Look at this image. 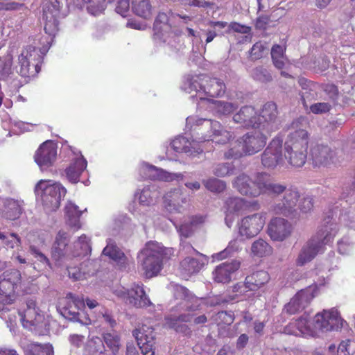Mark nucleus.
I'll return each instance as SVG.
<instances>
[{
  "label": "nucleus",
  "mask_w": 355,
  "mask_h": 355,
  "mask_svg": "<svg viewBox=\"0 0 355 355\" xmlns=\"http://www.w3.org/2000/svg\"><path fill=\"white\" fill-rule=\"evenodd\" d=\"M187 127L196 132L195 139L189 140L184 136H178L171 143L172 148L177 153H184L195 156L202 152L200 142L212 141L225 144L234 138V135L223 128L215 120L190 116L186 119Z\"/></svg>",
  "instance_id": "obj_1"
},
{
  "label": "nucleus",
  "mask_w": 355,
  "mask_h": 355,
  "mask_svg": "<svg viewBox=\"0 0 355 355\" xmlns=\"http://www.w3.org/2000/svg\"><path fill=\"white\" fill-rule=\"evenodd\" d=\"M338 207H335L331 216H328L324 219L322 226L316 234L303 245L295 261L297 266H303L311 262L318 254L323 252L325 245L333 241L338 231L333 216Z\"/></svg>",
  "instance_id": "obj_2"
},
{
  "label": "nucleus",
  "mask_w": 355,
  "mask_h": 355,
  "mask_svg": "<svg viewBox=\"0 0 355 355\" xmlns=\"http://www.w3.org/2000/svg\"><path fill=\"white\" fill-rule=\"evenodd\" d=\"M232 185L241 195L251 198L261 194L279 195L284 190L282 184L273 181L266 172L256 173L252 177L242 173L234 180Z\"/></svg>",
  "instance_id": "obj_3"
},
{
  "label": "nucleus",
  "mask_w": 355,
  "mask_h": 355,
  "mask_svg": "<svg viewBox=\"0 0 355 355\" xmlns=\"http://www.w3.org/2000/svg\"><path fill=\"white\" fill-rule=\"evenodd\" d=\"M308 133L303 129L291 132L284 144V158L294 167H302L307 157Z\"/></svg>",
  "instance_id": "obj_4"
},
{
  "label": "nucleus",
  "mask_w": 355,
  "mask_h": 355,
  "mask_svg": "<svg viewBox=\"0 0 355 355\" xmlns=\"http://www.w3.org/2000/svg\"><path fill=\"white\" fill-rule=\"evenodd\" d=\"M35 193L42 203L46 213L56 211L65 196L67 189L61 183L53 180H40L34 189Z\"/></svg>",
  "instance_id": "obj_5"
},
{
  "label": "nucleus",
  "mask_w": 355,
  "mask_h": 355,
  "mask_svg": "<svg viewBox=\"0 0 355 355\" xmlns=\"http://www.w3.org/2000/svg\"><path fill=\"white\" fill-rule=\"evenodd\" d=\"M50 46L49 42L47 41V44L40 49L33 46H27L24 48L18 56L17 72L23 77L34 76L38 73L43 55L47 52Z\"/></svg>",
  "instance_id": "obj_6"
},
{
  "label": "nucleus",
  "mask_w": 355,
  "mask_h": 355,
  "mask_svg": "<svg viewBox=\"0 0 355 355\" xmlns=\"http://www.w3.org/2000/svg\"><path fill=\"white\" fill-rule=\"evenodd\" d=\"M21 282V273L17 270H6L0 275V304H11L15 300V293H28Z\"/></svg>",
  "instance_id": "obj_7"
},
{
  "label": "nucleus",
  "mask_w": 355,
  "mask_h": 355,
  "mask_svg": "<svg viewBox=\"0 0 355 355\" xmlns=\"http://www.w3.org/2000/svg\"><path fill=\"white\" fill-rule=\"evenodd\" d=\"M84 307L85 302L83 299L69 293L60 302L59 309L61 315L66 319L82 325H89L91 320L82 310Z\"/></svg>",
  "instance_id": "obj_8"
},
{
  "label": "nucleus",
  "mask_w": 355,
  "mask_h": 355,
  "mask_svg": "<svg viewBox=\"0 0 355 355\" xmlns=\"http://www.w3.org/2000/svg\"><path fill=\"white\" fill-rule=\"evenodd\" d=\"M160 252V244L155 241L147 243L141 251L139 259L146 277L156 276L162 270L163 262Z\"/></svg>",
  "instance_id": "obj_9"
},
{
  "label": "nucleus",
  "mask_w": 355,
  "mask_h": 355,
  "mask_svg": "<svg viewBox=\"0 0 355 355\" xmlns=\"http://www.w3.org/2000/svg\"><path fill=\"white\" fill-rule=\"evenodd\" d=\"M284 190L279 194L283 195L275 200L271 205V210L276 214H282L287 217L294 218L297 213V205L300 195L296 188L286 187L282 184Z\"/></svg>",
  "instance_id": "obj_10"
},
{
  "label": "nucleus",
  "mask_w": 355,
  "mask_h": 355,
  "mask_svg": "<svg viewBox=\"0 0 355 355\" xmlns=\"http://www.w3.org/2000/svg\"><path fill=\"white\" fill-rule=\"evenodd\" d=\"M24 327L31 331H40L46 327V322L44 315L37 307L33 298L26 301V306L19 311Z\"/></svg>",
  "instance_id": "obj_11"
},
{
  "label": "nucleus",
  "mask_w": 355,
  "mask_h": 355,
  "mask_svg": "<svg viewBox=\"0 0 355 355\" xmlns=\"http://www.w3.org/2000/svg\"><path fill=\"white\" fill-rule=\"evenodd\" d=\"M114 293L125 303L137 308L153 305L144 289L143 284H134L130 289L124 287L118 288L114 291Z\"/></svg>",
  "instance_id": "obj_12"
},
{
  "label": "nucleus",
  "mask_w": 355,
  "mask_h": 355,
  "mask_svg": "<svg viewBox=\"0 0 355 355\" xmlns=\"http://www.w3.org/2000/svg\"><path fill=\"white\" fill-rule=\"evenodd\" d=\"M325 284L323 277L318 280L313 285L299 291L291 301L284 306V310L289 314H295L306 307L317 295L318 286Z\"/></svg>",
  "instance_id": "obj_13"
},
{
  "label": "nucleus",
  "mask_w": 355,
  "mask_h": 355,
  "mask_svg": "<svg viewBox=\"0 0 355 355\" xmlns=\"http://www.w3.org/2000/svg\"><path fill=\"white\" fill-rule=\"evenodd\" d=\"M283 139L280 137L272 139L261 155V162L263 168L274 169L283 166Z\"/></svg>",
  "instance_id": "obj_14"
},
{
  "label": "nucleus",
  "mask_w": 355,
  "mask_h": 355,
  "mask_svg": "<svg viewBox=\"0 0 355 355\" xmlns=\"http://www.w3.org/2000/svg\"><path fill=\"white\" fill-rule=\"evenodd\" d=\"M189 202V195L187 190L178 187L166 191L163 196V205L169 213H182Z\"/></svg>",
  "instance_id": "obj_15"
},
{
  "label": "nucleus",
  "mask_w": 355,
  "mask_h": 355,
  "mask_svg": "<svg viewBox=\"0 0 355 355\" xmlns=\"http://www.w3.org/2000/svg\"><path fill=\"white\" fill-rule=\"evenodd\" d=\"M343 320L340 316L338 310L332 308L318 313L313 318L315 329L322 332L338 331L343 327Z\"/></svg>",
  "instance_id": "obj_16"
},
{
  "label": "nucleus",
  "mask_w": 355,
  "mask_h": 355,
  "mask_svg": "<svg viewBox=\"0 0 355 355\" xmlns=\"http://www.w3.org/2000/svg\"><path fill=\"white\" fill-rule=\"evenodd\" d=\"M266 216L263 213H257L243 218L239 223V234L245 239L257 236L263 229Z\"/></svg>",
  "instance_id": "obj_17"
},
{
  "label": "nucleus",
  "mask_w": 355,
  "mask_h": 355,
  "mask_svg": "<svg viewBox=\"0 0 355 355\" xmlns=\"http://www.w3.org/2000/svg\"><path fill=\"white\" fill-rule=\"evenodd\" d=\"M60 5L58 0H44L42 3V17L44 20V31L49 35H55L58 30Z\"/></svg>",
  "instance_id": "obj_18"
},
{
  "label": "nucleus",
  "mask_w": 355,
  "mask_h": 355,
  "mask_svg": "<svg viewBox=\"0 0 355 355\" xmlns=\"http://www.w3.org/2000/svg\"><path fill=\"white\" fill-rule=\"evenodd\" d=\"M264 131L248 132L240 137L245 155H253L261 151L266 146L268 136Z\"/></svg>",
  "instance_id": "obj_19"
},
{
  "label": "nucleus",
  "mask_w": 355,
  "mask_h": 355,
  "mask_svg": "<svg viewBox=\"0 0 355 355\" xmlns=\"http://www.w3.org/2000/svg\"><path fill=\"white\" fill-rule=\"evenodd\" d=\"M57 157L55 144L50 141L44 142L37 150L34 159L42 171L53 166Z\"/></svg>",
  "instance_id": "obj_20"
},
{
  "label": "nucleus",
  "mask_w": 355,
  "mask_h": 355,
  "mask_svg": "<svg viewBox=\"0 0 355 355\" xmlns=\"http://www.w3.org/2000/svg\"><path fill=\"white\" fill-rule=\"evenodd\" d=\"M132 334L143 355H154L155 333L150 327L142 325L134 330Z\"/></svg>",
  "instance_id": "obj_21"
},
{
  "label": "nucleus",
  "mask_w": 355,
  "mask_h": 355,
  "mask_svg": "<svg viewBox=\"0 0 355 355\" xmlns=\"http://www.w3.org/2000/svg\"><path fill=\"white\" fill-rule=\"evenodd\" d=\"M293 231V226L287 220L275 217L270 220L268 233L272 240L276 241H283L289 237Z\"/></svg>",
  "instance_id": "obj_22"
},
{
  "label": "nucleus",
  "mask_w": 355,
  "mask_h": 355,
  "mask_svg": "<svg viewBox=\"0 0 355 355\" xmlns=\"http://www.w3.org/2000/svg\"><path fill=\"white\" fill-rule=\"evenodd\" d=\"M277 116V105L272 102L266 103L260 114H257V121L260 122V127L258 129L270 134L277 129L275 121Z\"/></svg>",
  "instance_id": "obj_23"
},
{
  "label": "nucleus",
  "mask_w": 355,
  "mask_h": 355,
  "mask_svg": "<svg viewBox=\"0 0 355 355\" xmlns=\"http://www.w3.org/2000/svg\"><path fill=\"white\" fill-rule=\"evenodd\" d=\"M173 295L176 299L182 300L180 309L194 311L200 309L204 302L203 298H198L187 288L180 285L173 286Z\"/></svg>",
  "instance_id": "obj_24"
},
{
  "label": "nucleus",
  "mask_w": 355,
  "mask_h": 355,
  "mask_svg": "<svg viewBox=\"0 0 355 355\" xmlns=\"http://www.w3.org/2000/svg\"><path fill=\"white\" fill-rule=\"evenodd\" d=\"M139 173L144 179L157 180L164 182H171L174 180L183 178V175L180 173H171L147 163H143L141 165Z\"/></svg>",
  "instance_id": "obj_25"
},
{
  "label": "nucleus",
  "mask_w": 355,
  "mask_h": 355,
  "mask_svg": "<svg viewBox=\"0 0 355 355\" xmlns=\"http://www.w3.org/2000/svg\"><path fill=\"white\" fill-rule=\"evenodd\" d=\"M335 153L327 145L316 144L310 150V159L315 167L327 166L333 162Z\"/></svg>",
  "instance_id": "obj_26"
},
{
  "label": "nucleus",
  "mask_w": 355,
  "mask_h": 355,
  "mask_svg": "<svg viewBox=\"0 0 355 355\" xmlns=\"http://www.w3.org/2000/svg\"><path fill=\"white\" fill-rule=\"evenodd\" d=\"M233 121L244 128H258L260 122L257 121V112L252 106H243L233 116Z\"/></svg>",
  "instance_id": "obj_27"
},
{
  "label": "nucleus",
  "mask_w": 355,
  "mask_h": 355,
  "mask_svg": "<svg viewBox=\"0 0 355 355\" xmlns=\"http://www.w3.org/2000/svg\"><path fill=\"white\" fill-rule=\"evenodd\" d=\"M203 75H187L184 76L181 89L186 93L190 94L191 98L196 97L201 101H207L204 96L203 86L202 82Z\"/></svg>",
  "instance_id": "obj_28"
},
{
  "label": "nucleus",
  "mask_w": 355,
  "mask_h": 355,
  "mask_svg": "<svg viewBox=\"0 0 355 355\" xmlns=\"http://www.w3.org/2000/svg\"><path fill=\"white\" fill-rule=\"evenodd\" d=\"M103 254L112 260L120 269L125 268L130 261L112 239L107 241V245L103 250Z\"/></svg>",
  "instance_id": "obj_29"
},
{
  "label": "nucleus",
  "mask_w": 355,
  "mask_h": 355,
  "mask_svg": "<svg viewBox=\"0 0 355 355\" xmlns=\"http://www.w3.org/2000/svg\"><path fill=\"white\" fill-rule=\"evenodd\" d=\"M240 267V262L232 261L225 262L218 266L213 272L214 279L218 283H228L231 280L232 275Z\"/></svg>",
  "instance_id": "obj_30"
},
{
  "label": "nucleus",
  "mask_w": 355,
  "mask_h": 355,
  "mask_svg": "<svg viewBox=\"0 0 355 355\" xmlns=\"http://www.w3.org/2000/svg\"><path fill=\"white\" fill-rule=\"evenodd\" d=\"M201 78L204 83V96L218 97L225 94L226 86L222 80L217 78H211L207 75L202 76Z\"/></svg>",
  "instance_id": "obj_31"
},
{
  "label": "nucleus",
  "mask_w": 355,
  "mask_h": 355,
  "mask_svg": "<svg viewBox=\"0 0 355 355\" xmlns=\"http://www.w3.org/2000/svg\"><path fill=\"white\" fill-rule=\"evenodd\" d=\"M87 162L82 155L76 157L65 169L67 180L71 183H77L82 173L86 169Z\"/></svg>",
  "instance_id": "obj_32"
},
{
  "label": "nucleus",
  "mask_w": 355,
  "mask_h": 355,
  "mask_svg": "<svg viewBox=\"0 0 355 355\" xmlns=\"http://www.w3.org/2000/svg\"><path fill=\"white\" fill-rule=\"evenodd\" d=\"M270 279L268 272L262 270H257L245 277V286L250 291H257L266 284Z\"/></svg>",
  "instance_id": "obj_33"
},
{
  "label": "nucleus",
  "mask_w": 355,
  "mask_h": 355,
  "mask_svg": "<svg viewBox=\"0 0 355 355\" xmlns=\"http://www.w3.org/2000/svg\"><path fill=\"white\" fill-rule=\"evenodd\" d=\"M69 276L74 280H80L87 277V275H93L95 269L93 267V262L88 259H85L80 267L69 266L67 268Z\"/></svg>",
  "instance_id": "obj_34"
},
{
  "label": "nucleus",
  "mask_w": 355,
  "mask_h": 355,
  "mask_svg": "<svg viewBox=\"0 0 355 355\" xmlns=\"http://www.w3.org/2000/svg\"><path fill=\"white\" fill-rule=\"evenodd\" d=\"M206 102L207 103L208 107L213 112L214 114L218 117L232 114L238 107L235 103L224 101L207 98Z\"/></svg>",
  "instance_id": "obj_35"
},
{
  "label": "nucleus",
  "mask_w": 355,
  "mask_h": 355,
  "mask_svg": "<svg viewBox=\"0 0 355 355\" xmlns=\"http://www.w3.org/2000/svg\"><path fill=\"white\" fill-rule=\"evenodd\" d=\"M160 192L156 185L145 187L140 192L135 194L138 198L139 204L143 206L154 205L159 198Z\"/></svg>",
  "instance_id": "obj_36"
},
{
  "label": "nucleus",
  "mask_w": 355,
  "mask_h": 355,
  "mask_svg": "<svg viewBox=\"0 0 355 355\" xmlns=\"http://www.w3.org/2000/svg\"><path fill=\"white\" fill-rule=\"evenodd\" d=\"M24 202L14 199H7L4 202L3 216L8 220L19 218L23 211Z\"/></svg>",
  "instance_id": "obj_37"
},
{
  "label": "nucleus",
  "mask_w": 355,
  "mask_h": 355,
  "mask_svg": "<svg viewBox=\"0 0 355 355\" xmlns=\"http://www.w3.org/2000/svg\"><path fill=\"white\" fill-rule=\"evenodd\" d=\"M106 350L103 341L99 337L89 339L83 348V355H105Z\"/></svg>",
  "instance_id": "obj_38"
},
{
  "label": "nucleus",
  "mask_w": 355,
  "mask_h": 355,
  "mask_svg": "<svg viewBox=\"0 0 355 355\" xmlns=\"http://www.w3.org/2000/svg\"><path fill=\"white\" fill-rule=\"evenodd\" d=\"M74 248L76 250L73 252L72 256L76 258V261H79L82 258L86 257L91 252L89 239L85 234L81 235L74 243Z\"/></svg>",
  "instance_id": "obj_39"
},
{
  "label": "nucleus",
  "mask_w": 355,
  "mask_h": 355,
  "mask_svg": "<svg viewBox=\"0 0 355 355\" xmlns=\"http://www.w3.org/2000/svg\"><path fill=\"white\" fill-rule=\"evenodd\" d=\"M82 212L78 209L77 205L69 202L65 206L66 220L69 225L78 229L80 227V216Z\"/></svg>",
  "instance_id": "obj_40"
},
{
  "label": "nucleus",
  "mask_w": 355,
  "mask_h": 355,
  "mask_svg": "<svg viewBox=\"0 0 355 355\" xmlns=\"http://www.w3.org/2000/svg\"><path fill=\"white\" fill-rule=\"evenodd\" d=\"M67 234L64 232H59L52 248V257L55 261L65 257L64 250L67 246Z\"/></svg>",
  "instance_id": "obj_41"
},
{
  "label": "nucleus",
  "mask_w": 355,
  "mask_h": 355,
  "mask_svg": "<svg viewBox=\"0 0 355 355\" xmlns=\"http://www.w3.org/2000/svg\"><path fill=\"white\" fill-rule=\"evenodd\" d=\"M34 126L32 123H27L23 121H18L10 117L2 121V127L8 130L9 132L16 133L17 131L26 132L31 130Z\"/></svg>",
  "instance_id": "obj_42"
},
{
  "label": "nucleus",
  "mask_w": 355,
  "mask_h": 355,
  "mask_svg": "<svg viewBox=\"0 0 355 355\" xmlns=\"http://www.w3.org/2000/svg\"><path fill=\"white\" fill-rule=\"evenodd\" d=\"M25 355H53V347L50 343L28 344L24 351Z\"/></svg>",
  "instance_id": "obj_43"
},
{
  "label": "nucleus",
  "mask_w": 355,
  "mask_h": 355,
  "mask_svg": "<svg viewBox=\"0 0 355 355\" xmlns=\"http://www.w3.org/2000/svg\"><path fill=\"white\" fill-rule=\"evenodd\" d=\"M132 10L138 16L148 19L152 15V6L149 0L132 1Z\"/></svg>",
  "instance_id": "obj_44"
},
{
  "label": "nucleus",
  "mask_w": 355,
  "mask_h": 355,
  "mask_svg": "<svg viewBox=\"0 0 355 355\" xmlns=\"http://www.w3.org/2000/svg\"><path fill=\"white\" fill-rule=\"evenodd\" d=\"M251 250L254 256L259 257L270 255L272 252V247L263 239H258L253 242Z\"/></svg>",
  "instance_id": "obj_45"
},
{
  "label": "nucleus",
  "mask_w": 355,
  "mask_h": 355,
  "mask_svg": "<svg viewBox=\"0 0 355 355\" xmlns=\"http://www.w3.org/2000/svg\"><path fill=\"white\" fill-rule=\"evenodd\" d=\"M12 55L8 52L0 57V78L6 79L12 73Z\"/></svg>",
  "instance_id": "obj_46"
},
{
  "label": "nucleus",
  "mask_w": 355,
  "mask_h": 355,
  "mask_svg": "<svg viewBox=\"0 0 355 355\" xmlns=\"http://www.w3.org/2000/svg\"><path fill=\"white\" fill-rule=\"evenodd\" d=\"M245 206V201L239 197H231L226 200L225 202V212L236 214L241 211Z\"/></svg>",
  "instance_id": "obj_47"
},
{
  "label": "nucleus",
  "mask_w": 355,
  "mask_h": 355,
  "mask_svg": "<svg viewBox=\"0 0 355 355\" xmlns=\"http://www.w3.org/2000/svg\"><path fill=\"white\" fill-rule=\"evenodd\" d=\"M340 220L348 227L355 230V202L347 209H343Z\"/></svg>",
  "instance_id": "obj_48"
},
{
  "label": "nucleus",
  "mask_w": 355,
  "mask_h": 355,
  "mask_svg": "<svg viewBox=\"0 0 355 355\" xmlns=\"http://www.w3.org/2000/svg\"><path fill=\"white\" fill-rule=\"evenodd\" d=\"M180 267L186 274L191 275L200 270L201 264L196 259L186 257L180 263Z\"/></svg>",
  "instance_id": "obj_49"
},
{
  "label": "nucleus",
  "mask_w": 355,
  "mask_h": 355,
  "mask_svg": "<svg viewBox=\"0 0 355 355\" xmlns=\"http://www.w3.org/2000/svg\"><path fill=\"white\" fill-rule=\"evenodd\" d=\"M294 322L296 324L295 325H297L298 329H300L299 330L302 331L301 336L314 337L317 336V332L315 329V327L313 326V327H311L308 324L307 316H302L297 320H294Z\"/></svg>",
  "instance_id": "obj_50"
},
{
  "label": "nucleus",
  "mask_w": 355,
  "mask_h": 355,
  "mask_svg": "<svg viewBox=\"0 0 355 355\" xmlns=\"http://www.w3.org/2000/svg\"><path fill=\"white\" fill-rule=\"evenodd\" d=\"M239 244L237 240L234 239L230 241L227 248L220 252L214 254L212 258L214 260L220 261L228 257L232 256L234 252L239 250Z\"/></svg>",
  "instance_id": "obj_51"
},
{
  "label": "nucleus",
  "mask_w": 355,
  "mask_h": 355,
  "mask_svg": "<svg viewBox=\"0 0 355 355\" xmlns=\"http://www.w3.org/2000/svg\"><path fill=\"white\" fill-rule=\"evenodd\" d=\"M243 156H246L244 153V149L242 144H241L240 138L234 144H231V147L224 153L225 159H238Z\"/></svg>",
  "instance_id": "obj_52"
},
{
  "label": "nucleus",
  "mask_w": 355,
  "mask_h": 355,
  "mask_svg": "<svg viewBox=\"0 0 355 355\" xmlns=\"http://www.w3.org/2000/svg\"><path fill=\"white\" fill-rule=\"evenodd\" d=\"M203 184L207 189L213 193H221L226 189L224 181L214 178L203 180Z\"/></svg>",
  "instance_id": "obj_53"
},
{
  "label": "nucleus",
  "mask_w": 355,
  "mask_h": 355,
  "mask_svg": "<svg viewBox=\"0 0 355 355\" xmlns=\"http://www.w3.org/2000/svg\"><path fill=\"white\" fill-rule=\"evenodd\" d=\"M103 339L107 347H109L115 355L121 346L120 339L118 335L115 333H105L103 335Z\"/></svg>",
  "instance_id": "obj_54"
},
{
  "label": "nucleus",
  "mask_w": 355,
  "mask_h": 355,
  "mask_svg": "<svg viewBox=\"0 0 355 355\" xmlns=\"http://www.w3.org/2000/svg\"><path fill=\"white\" fill-rule=\"evenodd\" d=\"M354 248L355 241L349 236H344L338 242V250L342 254H349Z\"/></svg>",
  "instance_id": "obj_55"
},
{
  "label": "nucleus",
  "mask_w": 355,
  "mask_h": 355,
  "mask_svg": "<svg viewBox=\"0 0 355 355\" xmlns=\"http://www.w3.org/2000/svg\"><path fill=\"white\" fill-rule=\"evenodd\" d=\"M234 166L230 163L216 164L213 168V173L218 177H224L234 173Z\"/></svg>",
  "instance_id": "obj_56"
},
{
  "label": "nucleus",
  "mask_w": 355,
  "mask_h": 355,
  "mask_svg": "<svg viewBox=\"0 0 355 355\" xmlns=\"http://www.w3.org/2000/svg\"><path fill=\"white\" fill-rule=\"evenodd\" d=\"M192 315L189 313L181 314L178 316L171 315L166 318V325L170 328L177 329L179 322H187L191 321Z\"/></svg>",
  "instance_id": "obj_57"
},
{
  "label": "nucleus",
  "mask_w": 355,
  "mask_h": 355,
  "mask_svg": "<svg viewBox=\"0 0 355 355\" xmlns=\"http://www.w3.org/2000/svg\"><path fill=\"white\" fill-rule=\"evenodd\" d=\"M254 79L262 83H268L272 80L270 72L262 67H256L252 71Z\"/></svg>",
  "instance_id": "obj_58"
},
{
  "label": "nucleus",
  "mask_w": 355,
  "mask_h": 355,
  "mask_svg": "<svg viewBox=\"0 0 355 355\" xmlns=\"http://www.w3.org/2000/svg\"><path fill=\"white\" fill-rule=\"evenodd\" d=\"M98 318L100 320L106 323L107 326L111 328L114 327L116 324V322L113 318L111 312L104 307H101L99 310Z\"/></svg>",
  "instance_id": "obj_59"
},
{
  "label": "nucleus",
  "mask_w": 355,
  "mask_h": 355,
  "mask_svg": "<svg viewBox=\"0 0 355 355\" xmlns=\"http://www.w3.org/2000/svg\"><path fill=\"white\" fill-rule=\"evenodd\" d=\"M29 252L39 262L41 263L42 266L44 267H51L49 259L36 246L31 245L29 247Z\"/></svg>",
  "instance_id": "obj_60"
},
{
  "label": "nucleus",
  "mask_w": 355,
  "mask_h": 355,
  "mask_svg": "<svg viewBox=\"0 0 355 355\" xmlns=\"http://www.w3.org/2000/svg\"><path fill=\"white\" fill-rule=\"evenodd\" d=\"M267 47L266 44L261 42L255 43L250 50V57L252 60H259L261 58L266 51Z\"/></svg>",
  "instance_id": "obj_61"
},
{
  "label": "nucleus",
  "mask_w": 355,
  "mask_h": 355,
  "mask_svg": "<svg viewBox=\"0 0 355 355\" xmlns=\"http://www.w3.org/2000/svg\"><path fill=\"white\" fill-rule=\"evenodd\" d=\"M175 227L177 229V231L179 232L180 237L184 238H188L191 236L193 234L195 230V228L189 221L184 222L180 225H175Z\"/></svg>",
  "instance_id": "obj_62"
},
{
  "label": "nucleus",
  "mask_w": 355,
  "mask_h": 355,
  "mask_svg": "<svg viewBox=\"0 0 355 355\" xmlns=\"http://www.w3.org/2000/svg\"><path fill=\"white\" fill-rule=\"evenodd\" d=\"M331 106L328 103H316L310 106V112L314 114H322L331 110Z\"/></svg>",
  "instance_id": "obj_63"
},
{
  "label": "nucleus",
  "mask_w": 355,
  "mask_h": 355,
  "mask_svg": "<svg viewBox=\"0 0 355 355\" xmlns=\"http://www.w3.org/2000/svg\"><path fill=\"white\" fill-rule=\"evenodd\" d=\"M91 3L88 8L89 11L94 15L101 13L105 10V0H85Z\"/></svg>",
  "instance_id": "obj_64"
}]
</instances>
